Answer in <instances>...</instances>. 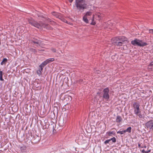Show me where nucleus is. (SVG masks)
<instances>
[{
	"label": "nucleus",
	"instance_id": "17",
	"mask_svg": "<svg viewBox=\"0 0 153 153\" xmlns=\"http://www.w3.org/2000/svg\"><path fill=\"white\" fill-rule=\"evenodd\" d=\"M148 68L149 69H151L152 71L153 70V62H152L148 65Z\"/></svg>",
	"mask_w": 153,
	"mask_h": 153
},
{
	"label": "nucleus",
	"instance_id": "9",
	"mask_svg": "<svg viewBox=\"0 0 153 153\" xmlns=\"http://www.w3.org/2000/svg\"><path fill=\"white\" fill-rule=\"evenodd\" d=\"M116 40H118L123 43L126 42H128V39L125 36L116 37L115 38Z\"/></svg>",
	"mask_w": 153,
	"mask_h": 153
},
{
	"label": "nucleus",
	"instance_id": "27",
	"mask_svg": "<svg viewBox=\"0 0 153 153\" xmlns=\"http://www.w3.org/2000/svg\"><path fill=\"white\" fill-rule=\"evenodd\" d=\"M3 75H0V80L1 81H4V79H3L2 78Z\"/></svg>",
	"mask_w": 153,
	"mask_h": 153
},
{
	"label": "nucleus",
	"instance_id": "32",
	"mask_svg": "<svg viewBox=\"0 0 153 153\" xmlns=\"http://www.w3.org/2000/svg\"><path fill=\"white\" fill-rule=\"evenodd\" d=\"M73 0H68V1H69L70 2V3H71L73 1Z\"/></svg>",
	"mask_w": 153,
	"mask_h": 153
},
{
	"label": "nucleus",
	"instance_id": "12",
	"mask_svg": "<svg viewBox=\"0 0 153 153\" xmlns=\"http://www.w3.org/2000/svg\"><path fill=\"white\" fill-rule=\"evenodd\" d=\"M33 42L34 44H37L36 46H38L41 45V41L39 40H37L35 41H33Z\"/></svg>",
	"mask_w": 153,
	"mask_h": 153
},
{
	"label": "nucleus",
	"instance_id": "30",
	"mask_svg": "<svg viewBox=\"0 0 153 153\" xmlns=\"http://www.w3.org/2000/svg\"><path fill=\"white\" fill-rule=\"evenodd\" d=\"M4 64V62H3L2 61L1 63V65H3ZM4 64H5V63H4Z\"/></svg>",
	"mask_w": 153,
	"mask_h": 153
},
{
	"label": "nucleus",
	"instance_id": "10",
	"mask_svg": "<svg viewBox=\"0 0 153 153\" xmlns=\"http://www.w3.org/2000/svg\"><path fill=\"white\" fill-rule=\"evenodd\" d=\"M146 128L150 130L153 129V120H151L147 122L145 124Z\"/></svg>",
	"mask_w": 153,
	"mask_h": 153
},
{
	"label": "nucleus",
	"instance_id": "2",
	"mask_svg": "<svg viewBox=\"0 0 153 153\" xmlns=\"http://www.w3.org/2000/svg\"><path fill=\"white\" fill-rule=\"evenodd\" d=\"M133 105L134 114L138 116L139 118H143L144 116L143 115L141 114L140 109V105L137 102H134L133 104Z\"/></svg>",
	"mask_w": 153,
	"mask_h": 153
},
{
	"label": "nucleus",
	"instance_id": "21",
	"mask_svg": "<svg viewBox=\"0 0 153 153\" xmlns=\"http://www.w3.org/2000/svg\"><path fill=\"white\" fill-rule=\"evenodd\" d=\"M49 22H51V24L53 25H56V23L54 21H51L50 19L49 20Z\"/></svg>",
	"mask_w": 153,
	"mask_h": 153
},
{
	"label": "nucleus",
	"instance_id": "37",
	"mask_svg": "<svg viewBox=\"0 0 153 153\" xmlns=\"http://www.w3.org/2000/svg\"><path fill=\"white\" fill-rule=\"evenodd\" d=\"M100 72V71H97V73H99V72Z\"/></svg>",
	"mask_w": 153,
	"mask_h": 153
},
{
	"label": "nucleus",
	"instance_id": "8",
	"mask_svg": "<svg viewBox=\"0 0 153 153\" xmlns=\"http://www.w3.org/2000/svg\"><path fill=\"white\" fill-rule=\"evenodd\" d=\"M92 12L91 11L87 12L85 15L83 16V21L85 22L86 23H88V16H91L92 15Z\"/></svg>",
	"mask_w": 153,
	"mask_h": 153
},
{
	"label": "nucleus",
	"instance_id": "16",
	"mask_svg": "<svg viewBox=\"0 0 153 153\" xmlns=\"http://www.w3.org/2000/svg\"><path fill=\"white\" fill-rule=\"evenodd\" d=\"M77 82L79 84L83 83L84 84H85L87 83V82H84L83 80L82 79H80L77 81Z\"/></svg>",
	"mask_w": 153,
	"mask_h": 153
},
{
	"label": "nucleus",
	"instance_id": "20",
	"mask_svg": "<svg viewBox=\"0 0 153 153\" xmlns=\"http://www.w3.org/2000/svg\"><path fill=\"white\" fill-rule=\"evenodd\" d=\"M125 133V131L124 130L122 131H118L117 132V134H123Z\"/></svg>",
	"mask_w": 153,
	"mask_h": 153
},
{
	"label": "nucleus",
	"instance_id": "6",
	"mask_svg": "<svg viewBox=\"0 0 153 153\" xmlns=\"http://www.w3.org/2000/svg\"><path fill=\"white\" fill-rule=\"evenodd\" d=\"M109 89L108 88L104 89L103 90V94L102 96V97L106 101H108L109 99Z\"/></svg>",
	"mask_w": 153,
	"mask_h": 153
},
{
	"label": "nucleus",
	"instance_id": "15",
	"mask_svg": "<svg viewBox=\"0 0 153 153\" xmlns=\"http://www.w3.org/2000/svg\"><path fill=\"white\" fill-rule=\"evenodd\" d=\"M48 64L46 60L43 62L39 66V67H41L43 68V67L46 65Z\"/></svg>",
	"mask_w": 153,
	"mask_h": 153
},
{
	"label": "nucleus",
	"instance_id": "33",
	"mask_svg": "<svg viewBox=\"0 0 153 153\" xmlns=\"http://www.w3.org/2000/svg\"><path fill=\"white\" fill-rule=\"evenodd\" d=\"M138 146L139 147H140V144L139 143L138 144Z\"/></svg>",
	"mask_w": 153,
	"mask_h": 153
},
{
	"label": "nucleus",
	"instance_id": "34",
	"mask_svg": "<svg viewBox=\"0 0 153 153\" xmlns=\"http://www.w3.org/2000/svg\"><path fill=\"white\" fill-rule=\"evenodd\" d=\"M146 146H145L144 147H141V148H146Z\"/></svg>",
	"mask_w": 153,
	"mask_h": 153
},
{
	"label": "nucleus",
	"instance_id": "35",
	"mask_svg": "<svg viewBox=\"0 0 153 153\" xmlns=\"http://www.w3.org/2000/svg\"><path fill=\"white\" fill-rule=\"evenodd\" d=\"M151 151V150H148L147 152H148V153H149V152H150Z\"/></svg>",
	"mask_w": 153,
	"mask_h": 153
},
{
	"label": "nucleus",
	"instance_id": "14",
	"mask_svg": "<svg viewBox=\"0 0 153 153\" xmlns=\"http://www.w3.org/2000/svg\"><path fill=\"white\" fill-rule=\"evenodd\" d=\"M122 120L121 117L120 116H117V117L116 119V122L117 123H120L121 122Z\"/></svg>",
	"mask_w": 153,
	"mask_h": 153
},
{
	"label": "nucleus",
	"instance_id": "4",
	"mask_svg": "<svg viewBox=\"0 0 153 153\" xmlns=\"http://www.w3.org/2000/svg\"><path fill=\"white\" fill-rule=\"evenodd\" d=\"M103 14L100 13H96L93 15V17L91 19V25H94L96 24V20L100 21L103 17Z\"/></svg>",
	"mask_w": 153,
	"mask_h": 153
},
{
	"label": "nucleus",
	"instance_id": "3",
	"mask_svg": "<svg viewBox=\"0 0 153 153\" xmlns=\"http://www.w3.org/2000/svg\"><path fill=\"white\" fill-rule=\"evenodd\" d=\"M75 4L77 9L80 10L87 8V4L84 0H76Z\"/></svg>",
	"mask_w": 153,
	"mask_h": 153
},
{
	"label": "nucleus",
	"instance_id": "1",
	"mask_svg": "<svg viewBox=\"0 0 153 153\" xmlns=\"http://www.w3.org/2000/svg\"><path fill=\"white\" fill-rule=\"evenodd\" d=\"M28 21L30 24L38 28H40L42 27H44L50 30H52V28L50 26L48 25H46L41 22H38L35 21L32 18L29 19Z\"/></svg>",
	"mask_w": 153,
	"mask_h": 153
},
{
	"label": "nucleus",
	"instance_id": "31",
	"mask_svg": "<svg viewBox=\"0 0 153 153\" xmlns=\"http://www.w3.org/2000/svg\"><path fill=\"white\" fill-rule=\"evenodd\" d=\"M142 153H144V152H145L146 153V152L145 151V150L144 149H143L142 151Z\"/></svg>",
	"mask_w": 153,
	"mask_h": 153
},
{
	"label": "nucleus",
	"instance_id": "24",
	"mask_svg": "<svg viewBox=\"0 0 153 153\" xmlns=\"http://www.w3.org/2000/svg\"><path fill=\"white\" fill-rule=\"evenodd\" d=\"M20 149L21 150H25L26 149V147L25 146H22L21 147Z\"/></svg>",
	"mask_w": 153,
	"mask_h": 153
},
{
	"label": "nucleus",
	"instance_id": "25",
	"mask_svg": "<svg viewBox=\"0 0 153 153\" xmlns=\"http://www.w3.org/2000/svg\"><path fill=\"white\" fill-rule=\"evenodd\" d=\"M110 141V139H109V140H106V141H105L104 142V143L105 144H107V143H109V142Z\"/></svg>",
	"mask_w": 153,
	"mask_h": 153
},
{
	"label": "nucleus",
	"instance_id": "23",
	"mask_svg": "<svg viewBox=\"0 0 153 153\" xmlns=\"http://www.w3.org/2000/svg\"><path fill=\"white\" fill-rule=\"evenodd\" d=\"M110 140V141L112 140V141L114 143H115L116 142V139L114 137H112Z\"/></svg>",
	"mask_w": 153,
	"mask_h": 153
},
{
	"label": "nucleus",
	"instance_id": "11",
	"mask_svg": "<svg viewBox=\"0 0 153 153\" xmlns=\"http://www.w3.org/2000/svg\"><path fill=\"white\" fill-rule=\"evenodd\" d=\"M114 39V43L116 45L122 46L123 44H124L120 41H119L118 40H116V39H115V38Z\"/></svg>",
	"mask_w": 153,
	"mask_h": 153
},
{
	"label": "nucleus",
	"instance_id": "26",
	"mask_svg": "<svg viewBox=\"0 0 153 153\" xmlns=\"http://www.w3.org/2000/svg\"><path fill=\"white\" fill-rule=\"evenodd\" d=\"M51 50L52 51V52H56V49L54 48H52L51 49Z\"/></svg>",
	"mask_w": 153,
	"mask_h": 153
},
{
	"label": "nucleus",
	"instance_id": "19",
	"mask_svg": "<svg viewBox=\"0 0 153 153\" xmlns=\"http://www.w3.org/2000/svg\"><path fill=\"white\" fill-rule=\"evenodd\" d=\"M131 127H129L127 128L125 130V133L126 132H128L129 133H130L131 131Z\"/></svg>",
	"mask_w": 153,
	"mask_h": 153
},
{
	"label": "nucleus",
	"instance_id": "18",
	"mask_svg": "<svg viewBox=\"0 0 153 153\" xmlns=\"http://www.w3.org/2000/svg\"><path fill=\"white\" fill-rule=\"evenodd\" d=\"M48 63H50L51 62H53L54 60V58H50L47 59L46 60Z\"/></svg>",
	"mask_w": 153,
	"mask_h": 153
},
{
	"label": "nucleus",
	"instance_id": "7",
	"mask_svg": "<svg viewBox=\"0 0 153 153\" xmlns=\"http://www.w3.org/2000/svg\"><path fill=\"white\" fill-rule=\"evenodd\" d=\"M52 14L56 17L61 19L63 22L67 23V21L62 17V15L61 14L53 12L52 13Z\"/></svg>",
	"mask_w": 153,
	"mask_h": 153
},
{
	"label": "nucleus",
	"instance_id": "13",
	"mask_svg": "<svg viewBox=\"0 0 153 153\" xmlns=\"http://www.w3.org/2000/svg\"><path fill=\"white\" fill-rule=\"evenodd\" d=\"M43 69V68L41 67H39V70L37 71V74L39 76L41 75Z\"/></svg>",
	"mask_w": 153,
	"mask_h": 153
},
{
	"label": "nucleus",
	"instance_id": "5",
	"mask_svg": "<svg viewBox=\"0 0 153 153\" xmlns=\"http://www.w3.org/2000/svg\"><path fill=\"white\" fill-rule=\"evenodd\" d=\"M131 44L134 45H137L140 47H143L147 45L146 42H143L142 40H139L137 39H135L134 40L132 41Z\"/></svg>",
	"mask_w": 153,
	"mask_h": 153
},
{
	"label": "nucleus",
	"instance_id": "29",
	"mask_svg": "<svg viewBox=\"0 0 153 153\" xmlns=\"http://www.w3.org/2000/svg\"><path fill=\"white\" fill-rule=\"evenodd\" d=\"M7 59L6 58H4L2 61L4 63L7 62Z\"/></svg>",
	"mask_w": 153,
	"mask_h": 153
},
{
	"label": "nucleus",
	"instance_id": "38",
	"mask_svg": "<svg viewBox=\"0 0 153 153\" xmlns=\"http://www.w3.org/2000/svg\"><path fill=\"white\" fill-rule=\"evenodd\" d=\"M41 51H44L43 50H41Z\"/></svg>",
	"mask_w": 153,
	"mask_h": 153
},
{
	"label": "nucleus",
	"instance_id": "36",
	"mask_svg": "<svg viewBox=\"0 0 153 153\" xmlns=\"http://www.w3.org/2000/svg\"><path fill=\"white\" fill-rule=\"evenodd\" d=\"M100 153V151H99L98 152H96V153Z\"/></svg>",
	"mask_w": 153,
	"mask_h": 153
},
{
	"label": "nucleus",
	"instance_id": "28",
	"mask_svg": "<svg viewBox=\"0 0 153 153\" xmlns=\"http://www.w3.org/2000/svg\"><path fill=\"white\" fill-rule=\"evenodd\" d=\"M149 32L150 33L153 34V29L149 30Z\"/></svg>",
	"mask_w": 153,
	"mask_h": 153
},
{
	"label": "nucleus",
	"instance_id": "22",
	"mask_svg": "<svg viewBox=\"0 0 153 153\" xmlns=\"http://www.w3.org/2000/svg\"><path fill=\"white\" fill-rule=\"evenodd\" d=\"M109 136H111L112 134L114 135V134L113 131H110L107 133Z\"/></svg>",
	"mask_w": 153,
	"mask_h": 153
}]
</instances>
